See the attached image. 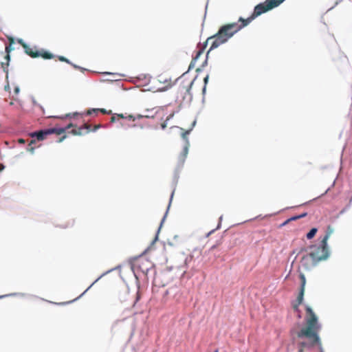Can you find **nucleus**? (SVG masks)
Returning a JSON list of instances; mask_svg holds the SVG:
<instances>
[{
	"label": "nucleus",
	"instance_id": "obj_1",
	"mask_svg": "<svg viewBox=\"0 0 352 352\" xmlns=\"http://www.w3.org/2000/svg\"><path fill=\"white\" fill-rule=\"evenodd\" d=\"M306 317L305 326L300 329L292 328L290 331L294 340H296L298 345V352H303L305 349L318 347L322 350V343L319 336L321 326L318 318L311 307H306Z\"/></svg>",
	"mask_w": 352,
	"mask_h": 352
},
{
	"label": "nucleus",
	"instance_id": "obj_2",
	"mask_svg": "<svg viewBox=\"0 0 352 352\" xmlns=\"http://www.w3.org/2000/svg\"><path fill=\"white\" fill-rule=\"evenodd\" d=\"M284 1L285 0H266L264 3L256 6L252 15L246 19L240 17L237 23H232L223 25L216 34L209 38L210 41L211 39L214 40L211 49L218 47L221 44L226 43L235 33L247 26L256 17L277 7Z\"/></svg>",
	"mask_w": 352,
	"mask_h": 352
},
{
	"label": "nucleus",
	"instance_id": "obj_3",
	"mask_svg": "<svg viewBox=\"0 0 352 352\" xmlns=\"http://www.w3.org/2000/svg\"><path fill=\"white\" fill-rule=\"evenodd\" d=\"M98 112L103 114H111V111H107L105 109H92L88 110L85 114L74 113L72 114H67L68 120L64 127H54L45 130H38L35 132H65L66 130L73 128L70 132H80L82 129H86L89 131L91 130V125L88 124L84 119L85 116L97 115Z\"/></svg>",
	"mask_w": 352,
	"mask_h": 352
},
{
	"label": "nucleus",
	"instance_id": "obj_4",
	"mask_svg": "<svg viewBox=\"0 0 352 352\" xmlns=\"http://www.w3.org/2000/svg\"><path fill=\"white\" fill-rule=\"evenodd\" d=\"M329 254L327 244H324L321 241L320 245H313L309 247V252L303 256L300 261L301 266L309 270L319 261L327 258Z\"/></svg>",
	"mask_w": 352,
	"mask_h": 352
},
{
	"label": "nucleus",
	"instance_id": "obj_5",
	"mask_svg": "<svg viewBox=\"0 0 352 352\" xmlns=\"http://www.w3.org/2000/svg\"><path fill=\"white\" fill-rule=\"evenodd\" d=\"M194 80L195 79H190L185 76L184 74L177 79V83L179 85L177 97H180L183 101H186L187 102L191 101L192 94L190 93V89Z\"/></svg>",
	"mask_w": 352,
	"mask_h": 352
},
{
	"label": "nucleus",
	"instance_id": "obj_6",
	"mask_svg": "<svg viewBox=\"0 0 352 352\" xmlns=\"http://www.w3.org/2000/svg\"><path fill=\"white\" fill-rule=\"evenodd\" d=\"M19 43L23 47L25 52L32 58H37L41 56L44 59H52L54 57L52 53L45 51L44 50H41L40 51L37 50L35 47H32L23 42L21 40L19 41Z\"/></svg>",
	"mask_w": 352,
	"mask_h": 352
},
{
	"label": "nucleus",
	"instance_id": "obj_7",
	"mask_svg": "<svg viewBox=\"0 0 352 352\" xmlns=\"http://www.w3.org/2000/svg\"><path fill=\"white\" fill-rule=\"evenodd\" d=\"M212 37V36L208 38L206 41L205 42V43L203 45L198 46L199 50L197 51L195 56L192 57V59L191 60V63H190L188 69H191L195 67V64L197 63V60L199 59L200 56L204 54L205 48L208 43H210V47H212V42L214 41V40L213 39L212 40L211 39V41L209 40V38H210ZM215 48L216 47L211 49V47H210L209 50L208 51V52L206 54V58L201 65V67H204L206 65L208 56L209 52Z\"/></svg>",
	"mask_w": 352,
	"mask_h": 352
},
{
	"label": "nucleus",
	"instance_id": "obj_8",
	"mask_svg": "<svg viewBox=\"0 0 352 352\" xmlns=\"http://www.w3.org/2000/svg\"><path fill=\"white\" fill-rule=\"evenodd\" d=\"M119 122L122 126H132L136 125V117L133 115L126 113L115 114L111 118V122Z\"/></svg>",
	"mask_w": 352,
	"mask_h": 352
},
{
	"label": "nucleus",
	"instance_id": "obj_9",
	"mask_svg": "<svg viewBox=\"0 0 352 352\" xmlns=\"http://www.w3.org/2000/svg\"><path fill=\"white\" fill-rule=\"evenodd\" d=\"M148 261L144 258L140 257L134 259L131 263V269L135 272H145L148 270Z\"/></svg>",
	"mask_w": 352,
	"mask_h": 352
},
{
	"label": "nucleus",
	"instance_id": "obj_10",
	"mask_svg": "<svg viewBox=\"0 0 352 352\" xmlns=\"http://www.w3.org/2000/svg\"><path fill=\"white\" fill-rule=\"evenodd\" d=\"M31 139L28 140V151L33 153L34 150V147L32 146V144H34L36 142H40L43 140L45 138L46 135L48 133H30Z\"/></svg>",
	"mask_w": 352,
	"mask_h": 352
},
{
	"label": "nucleus",
	"instance_id": "obj_11",
	"mask_svg": "<svg viewBox=\"0 0 352 352\" xmlns=\"http://www.w3.org/2000/svg\"><path fill=\"white\" fill-rule=\"evenodd\" d=\"M299 278L300 280V288L298 296V300L299 301V302H302L306 285V278L305 274L301 272L299 274Z\"/></svg>",
	"mask_w": 352,
	"mask_h": 352
},
{
	"label": "nucleus",
	"instance_id": "obj_12",
	"mask_svg": "<svg viewBox=\"0 0 352 352\" xmlns=\"http://www.w3.org/2000/svg\"><path fill=\"white\" fill-rule=\"evenodd\" d=\"M11 50H12V48H11V45H10L6 47V52L7 54L6 55L5 58L6 60V63H1V67L3 68V71L5 72H6L7 74H8V67L9 61H10L9 53L11 51Z\"/></svg>",
	"mask_w": 352,
	"mask_h": 352
},
{
	"label": "nucleus",
	"instance_id": "obj_13",
	"mask_svg": "<svg viewBox=\"0 0 352 352\" xmlns=\"http://www.w3.org/2000/svg\"><path fill=\"white\" fill-rule=\"evenodd\" d=\"M333 229L331 226H329L327 228L326 234L323 239H322V241L324 244H327V241L329 239L330 236L333 234Z\"/></svg>",
	"mask_w": 352,
	"mask_h": 352
},
{
	"label": "nucleus",
	"instance_id": "obj_14",
	"mask_svg": "<svg viewBox=\"0 0 352 352\" xmlns=\"http://www.w3.org/2000/svg\"><path fill=\"white\" fill-rule=\"evenodd\" d=\"M189 133H182V137L184 140H186V144L184 148V151H183V155L185 157H186L187 154H188V146H189V142H188V135Z\"/></svg>",
	"mask_w": 352,
	"mask_h": 352
},
{
	"label": "nucleus",
	"instance_id": "obj_15",
	"mask_svg": "<svg viewBox=\"0 0 352 352\" xmlns=\"http://www.w3.org/2000/svg\"><path fill=\"white\" fill-rule=\"evenodd\" d=\"M318 230L316 228H313L307 234V238L308 239H311L316 234Z\"/></svg>",
	"mask_w": 352,
	"mask_h": 352
},
{
	"label": "nucleus",
	"instance_id": "obj_16",
	"mask_svg": "<svg viewBox=\"0 0 352 352\" xmlns=\"http://www.w3.org/2000/svg\"><path fill=\"white\" fill-rule=\"evenodd\" d=\"M307 215V213L305 212L300 215H298V216H295V217H291L290 219H289L286 222H285L284 224L287 223L288 221H295V220H297L300 218H302V217H305V216Z\"/></svg>",
	"mask_w": 352,
	"mask_h": 352
},
{
	"label": "nucleus",
	"instance_id": "obj_17",
	"mask_svg": "<svg viewBox=\"0 0 352 352\" xmlns=\"http://www.w3.org/2000/svg\"><path fill=\"white\" fill-rule=\"evenodd\" d=\"M135 117H136V119H137V121H138V120H141L142 118H153V116H151V115H149V113H147V114H146V115L138 114Z\"/></svg>",
	"mask_w": 352,
	"mask_h": 352
},
{
	"label": "nucleus",
	"instance_id": "obj_18",
	"mask_svg": "<svg viewBox=\"0 0 352 352\" xmlns=\"http://www.w3.org/2000/svg\"><path fill=\"white\" fill-rule=\"evenodd\" d=\"M173 115H174V113H170V114L167 117V118H166V121L162 124V129H165V127H166V125H167V122H168V121L169 120V119H170V118H172V117L173 116Z\"/></svg>",
	"mask_w": 352,
	"mask_h": 352
},
{
	"label": "nucleus",
	"instance_id": "obj_19",
	"mask_svg": "<svg viewBox=\"0 0 352 352\" xmlns=\"http://www.w3.org/2000/svg\"><path fill=\"white\" fill-rule=\"evenodd\" d=\"M302 304V302H299V301L298 300V299L296 300V303H295L294 305H293V309L295 311H299V305Z\"/></svg>",
	"mask_w": 352,
	"mask_h": 352
},
{
	"label": "nucleus",
	"instance_id": "obj_20",
	"mask_svg": "<svg viewBox=\"0 0 352 352\" xmlns=\"http://www.w3.org/2000/svg\"><path fill=\"white\" fill-rule=\"evenodd\" d=\"M58 60L62 62H65L68 64H72L69 59H67V58L62 56H58Z\"/></svg>",
	"mask_w": 352,
	"mask_h": 352
},
{
	"label": "nucleus",
	"instance_id": "obj_21",
	"mask_svg": "<svg viewBox=\"0 0 352 352\" xmlns=\"http://www.w3.org/2000/svg\"><path fill=\"white\" fill-rule=\"evenodd\" d=\"M208 78H209V77H208V76H206L204 78V83H205V85H206V84H207L208 80Z\"/></svg>",
	"mask_w": 352,
	"mask_h": 352
},
{
	"label": "nucleus",
	"instance_id": "obj_22",
	"mask_svg": "<svg viewBox=\"0 0 352 352\" xmlns=\"http://www.w3.org/2000/svg\"><path fill=\"white\" fill-rule=\"evenodd\" d=\"M18 142L19 143H24L25 142V140L24 139H22V138H20L18 140Z\"/></svg>",
	"mask_w": 352,
	"mask_h": 352
},
{
	"label": "nucleus",
	"instance_id": "obj_23",
	"mask_svg": "<svg viewBox=\"0 0 352 352\" xmlns=\"http://www.w3.org/2000/svg\"><path fill=\"white\" fill-rule=\"evenodd\" d=\"M4 166L3 164H0V171L4 169Z\"/></svg>",
	"mask_w": 352,
	"mask_h": 352
},
{
	"label": "nucleus",
	"instance_id": "obj_24",
	"mask_svg": "<svg viewBox=\"0 0 352 352\" xmlns=\"http://www.w3.org/2000/svg\"><path fill=\"white\" fill-rule=\"evenodd\" d=\"M216 247H217V245H212V246L210 248V250L211 251V250H214Z\"/></svg>",
	"mask_w": 352,
	"mask_h": 352
},
{
	"label": "nucleus",
	"instance_id": "obj_25",
	"mask_svg": "<svg viewBox=\"0 0 352 352\" xmlns=\"http://www.w3.org/2000/svg\"><path fill=\"white\" fill-rule=\"evenodd\" d=\"M14 91L16 93H18L19 91V87H16L15 89H14Z\"/></svg>",
	"mask_w": 352,
	"mask_h": 352
},
{
	"label": "nucleus",
	"instance_id": "obj_26",
	"mask_svg": "<svg viewBox=\"0 0 352 352\" xmlns=\"http://www.w3.org/2000/svg\"><path fill=\"white\" fill-rule=\"evenodd\" d=\"M65 138V136H63L62 138H60L58 142H61L64 138Z\"/></svg>",
	"mask_w": 352,
	"mask_h": 352
},
{
	"label": "nucleus",
	"instance_id": "obj_27",
	"mask_svg": "<svg viewBox=\"0 0 352 352\" xmlns=\"http://www.w3.org/2000/svg\"><path fill=\"white\" fill-rule=\"evenodd\" d=\"M185 132L186 133L190 132V130H186Z\"/></svg>",
	"mask_w": 352,
	"mask_h": 352
},
{
	"label": "nucleus",
	"instance_id": "obj_28",
	"mask_svg": "<svg viewBox=\"0 0 352 352\" xmlns=\"http://www.w3.org/2000/svg\"><path fill=\"white\" fill-rule=\"evenodd\" d=\"M4 296H0V298H3V297H4Z\"/></svg>",
	"mask_w": 352,
	"mask_h": 352
},
{
	"label": "nucleus",
	"instance_id": "obj_29",
	"mask_svg": "<svg viewBox=\"0 0 352 352\" xmlns=\"http://www.w3.org/2000/svg\"><path fill=\"white\" fill-rule=\"evenodd\" d=\"M350 201H352V197H351V200H350Z\"/></svg>",
	"mask_w": 352,
	"mask_h": 352
},
{
	"label": "nucleus",
	"instance_id": "obj_30",
	"mask_svg": "<svg viewBox=\"0 0 352 352\" xmlns=\"http://www.w3.org/2000/svg\"><path fill=\"white\" fill-rule=\"evenodd\" d=\"M215 352H218L217 351H216Z\"/></svg>",
	"mask_w": 352,
	"mask_h": 352
}]
</instances>
